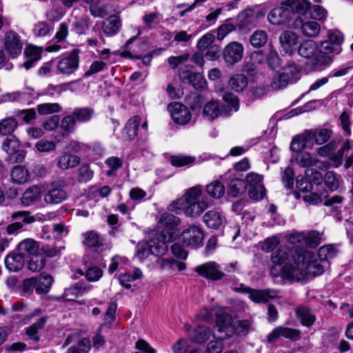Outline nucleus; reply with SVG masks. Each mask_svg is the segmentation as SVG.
<instances>
[{
	"label": "nucleus",
	"instance_id": "obj_13",
	"mask_svg": "<svg viewBox=\"0 0 353 353\" xmlns=\"http://www.w3.org/2000/svg\"><path fill=\"white\" fill-rule=\"evenodd\" d=\"M298 250H293L286 245H281L276 250L272 252L270 261L272 263V272H273L276 266L285 265V263H290L293 260V256H296Z\"/></svg>",
	"mask_w": 353,
	"mask_h": 353
},
{
	"label": "nucleus",
	"instance_id": "obj_37",
	"mask_svg": "<svg viewBox=\"0 0 353 353\" xmlns=\"http://www.w3.org/2000/svg\"><path fill=\"white\" fill-rule=\"evenodd\" d=\"M318 48L319 46L314 40H306L301 43L298 52L302 57L310 59L316 54Z\"/></svg>",
	"mask_w": 353,
	"mask_h": 353
},
{
	"label": "nucleus",
	"instance_id": "obj_39",
	"mask_svg": "<svg viewBox=\"0 0 353 353\" xmlns=\"http://www.w3.org/2000/svg\"><path fill=\"white\" fill-rule=\"evenodd\" d=\"M6 268L10 272H17L22 269V254L20 253H11L5 259Z\"/></svg>",
	"mask_w": 353,
	"mask_h": 353
},
{
	"label": "nucleus",
	"instance_id": "obj_52",
	"mask_svg": "<svg viewBox=\"0 0 353 353\" xmlns=\"http://www.w3.org/2000/svg\"><path fill=\"white\" fill-rule=\"evenodd\" d=\"M322 241V234L316 230L305 232L304 245L309 248H315Z\"/></svg>",
	"mask_w": 353,
	"mask_h": 353
},
{
	"label": "nucleus",
	"instance_id": "obj_28",
	"mask_svg": "<svg viewBox=\"0 0 353 353\" xmlns=\"http://www.w3.org/2000/svg\"><path fill=\"white\" fill-rule=\"evenodd\" d=\"M77 10H73L74 21L72 23L73 30L78 34H85L90 26V17L86 14H77Z\"/></svg>",
	"mask_w": 353,
	"mask_h": 353
},
{
	"label": "nucleus",
	"instance_id": "obj_57",
	"mask_svg": "<svg viewBox=\"0 0 353 353\" xmlns=\"http://www.w3.org/2000/svg\"><path fill=\"white\" fill-rule=\"evenodd\" d=\"M46 263L45 258L42 254H32L31 259L28 261V268L32 272H39L43 269Z\"/></svg>",
	"mask_w": 353,
	"mask_h": 353
},
{
	"label": "nucleus",
	"instance_id": "obj_44",
	"mask_svg": "<svg viewBox=\"0 0 353 353\" xmlns=\"http://www.w3.org/2000/svg\"><path fill=\"white\" fill-rule=\"evenodd\" d=\"M206 192L213 199L221 198L225 192V186L219 181H214L205 187Z\"/></svg>",
	"mask_w": 353,
	"mask_h": 353
},
{
	"label": "nucleus",
	"instance_id": "obj_15",
	"mask_svg": "<svg viewBox=\"0 0 353 353\" xmlns=\"http://www.w3.org/2000/svg\"><path fill=\"white\" fill-rule=\"evenodd\" d=\"M203 238L202 230L196 225L190 226L181 235V241L188 245H202Z\"/></svg>",
	"mask_w": 353,
	"mask_h": 353
},
{
	"label": "nucleus",
	"instance_id": "obj_58",
	"mask_svg": "<svg viewBox=\"0 0 353 353\" xmlns=\"http://www.w3.org/2000/svg\"><path fill=\"white\" fill-rule=\"evenodd\" d=\"M195 161V157L187 155H175L171 157V164L175 167H182L192 164Z\"/></svg>",
	"mask_w": 353,
	"mask_h": 353
},
{
	"label": "nucleus",
	"instance_id": "obj_53",
	"mask_svg": "<svg viewBox=\"0 0 353 353\" xmlns=\"http://www.w3.org/2000/svg\"><path fill=\"white\" fill-rule=\"evenodd\" d=\"M342 50L341 46L333 44L328 40L322 41L319 46V53L334 56L339 54Z\"/></svg>",
	"mask_w": 353,
	"mask_h": 353
},
{
	"label": "nucleus",
	"instance_id": "obj_35",
	"mask_svg": "<svg viewBox=\"0 0 353 353\" xmlns=\"http://www.w3.org/2000/svg\"><path fill=\"white\" fill-rule=\"evenodd\" d=\"M282 72L291 83L296 82L301 78V69L293 61H289L282 68Z\"/></svg>",
	"mask_w": 353,
	"mask_h": 353
},
{
	"label": "nucleus",
	"instance_id": "obj_23",
	"mask_svg": "<svg viewBox=\"0 0 353 353\" xmlns=\"http://www.w3.org/2000/svg\"><path fill=\"white\" fill-rule=\"evenodd\" d=\"M180 78L183 82L190 84L196 90L204 89L206 85L205 78L199 72H183Z\"/></svg>",
	"mask_w": 353,
	"mask_h": 353
},
{
	"label": "nucleus",
	"instance_id": "obj_26",
	"mask_svg": "<svg viewBox=\"0 0 353 353\" xmlns=\"http://www.w3.org/2000/svg\"><path fill=\"white\" fill-rule=\"evenodd\" d=\"M81 162V159L75 154L64 152L57 161V167L63 170L72 169L77 166Z\"/></svg>",
	"mask_w": 353,
	"mask_h": 353
},
{
	"label": "nucleus",
	"instance_id": "obj_20",
	"mask_svg": "<svg viewBox=\"0 0 353 353\" xmlns=\"http://www.w3.org/2000/svg\"><path fill=\"white\" fill-rule=\"evenodd\" d=\"M4 46L12 57H15L21 53L20 37L12 31L6 32Z\"/></svg>",
	"mask_w": 353,
	"mask_h": 353
},
{
	"label": "nucleus",
	"instance_id": "obj_7",
	"mask_svg": "<svg viewBox=\"0 0 353 353\" xmlns=\"http://www.w3.org/2000/svg\"><path fill=\"white\" fill-rule=\"evenodd\" d=\"M246 188H249V195L254 200L262 199L265 195V188L263 184V176L250 172L246 176Z\"/></svg>",
	"mask_w": 353,
	"mask_h": 353
},
{
	"label": "nucleus",
	"instance_id": "obj_27",
	"mask_svg": "<svg viewBox=\"0 0 353 353\" xmlns=\"http://www.w3.org/2000/svg\"><path fill=\"white\" fill-rule=\"evenodd\" d=\"M160 238L153 239L148 242L151 254L157 256L166 254L168 250V243L172 242L165 241L164 237Z\"/></svg>",
	"mask_w": 353,
	"mask_h": 353
},
{
	"label": "nucleus",
	"instance_id": "obj_25",
	"mask_svg": "<svg viewBox=\"0 0 353 353\" xmlns=\"http://www.w3.org/2000/svg\"><path fill=\"white\" fill-rule=\"evenodd\" d=\"M223 219L222 212L218 210H209L203 217V222L208 228L212 229L219 228L222 225Z\"/></svg>",
	"mask_w": 353,
	"mask_h": 353
},
{
	"label": "nucleus",
	"instance_id": "obj_43",
	"mask_svg": "<svg viewBox=\"0 0 353 353\" xmlns=\"http://www.w3.org/2000/svg\"><path fill=\"white\" fill-rule=\"evenodd\" d=\"M41 196V191L39 187L32 186L28 188L23 192V205H30L39 200Z\"/></svg>",
	"mask_w": 353,
	"mask_h": 353
},
{
	"label": "nucleus",
	"instance_id": "obj_50",
	"mask_svg": "<svg viewBox=\"0 0 353 353\" xmlns=\"http://www.w3.org/2000/svg\"><path fill=\"white\" fill-rule=\"evenodd\" d=\"M163 19L162 15L157 12L146 13L143 17L145 27L148 29L157 28Z\"/></svg>",
	"mask_w": 353,
	"mask_h": 353
},
{
	"label": "nucleus",
	"instance_id": "obj_36",
	"mask_svg": "<svg viewBox=\"0 0 353 353\" xmlns=\"http://www.w3.org/2000/svg\"><path fill=\"white\" fill-rule=\"evenodd\" d=\"M310 141H311L310 134L307 130L292 139L291 141L290 148L294 152H301L307 146V144Z\"/></svg>",
	"mask_w": 353,
	"mask_h": 353
},
{
	"label": "nucleus",
	"instance_id": "obj_11",
	"mask_svg": "<svg viewBox=\"0 0 353 353\" xmlns=\"http://www.w3.org/2000/svg\"><path fill=\"white\" fill-rule=\"evenodd\" d=\"M2 148L8 154L10 162L21 163L22 161V149L20 140L14 135H11L5 139L3 142Z\"/></svg>",
	"mask_w": 353,
	"mask_h": 353
},
{
	"label": "nucleus",
	"instance_id": "obj_61",
	"mask_svg": "<svg viewBox=\"0 0 353 353\" xmlns=\"http://www.w3.org/2000/svg\"><path fill=\"white\" fill-rule=\"evenodd\" d=\"M305 174L310 183L320 185L323 181L322 174L314 168H308L305 169Z\"/></svg>",
	"mask_w": 353,
	"mask_h": 353
},
{
	"label": "nucleus",
	"instance_id": "obj_29",
	"mask_svg": "<svg viewBox=\"0 0 353 353\" xmlns=\"http://www.w3.org/2000/svg\"><path fill=\"white\" fill-rule=\"evenodd\" d=\"M280 43L283 49L287 53H290L292 48L297 44L298 37L292 31L283 32L279 37Z\"/></svg>",
	"mask_w": 353,
	"mask_h": 353
},
{
	"label": "nucleus",
	"instance_id": "obj_38",
	"mask_svg": "<svg viewBox=\"0 0 353 353\" xmlns=\"http://www.w3.org/2000/svg\"><path fill=\"white\" fill-rule=\"evenodd\" d=\"M141 121V117L139 116H134L128 121L124 128V133L127 136V139L132 140L137 137Z\"/></svg>",
	"mask_w": 353,
	"mask_h": 353
},
{
	"label": "nucleus",
	"instance_id": "obj_54",
	"mask_svg": "<svg viewBox=\"0 0 353 353\" xmlns=\"http://www.w3.org/2000/svg\"><path fill=\"white\" fill-rule=\"evenodd\" d=\"M268 41V35L264 30L254 31L250 38L251 45L254 48H261Z\"/></svg>",
	"mask_w": 353,
	"mask_h": 353
},
{
	"label": "nucleus",
	"instance_id": "obj_34",
	"mask_svg": "<svg viewBox=\"0 0 353 353\" xmlns=\"http://www.w3.org/2000/svg\"><path fill=\"white\" fill-rule=\"evenodd\" d=\"M307 131L310 134V140L314 141L318 145L326 143L333 134L332 130L327 128Z\"/></svg>",
	"mask_w": 353,
	"mask_h": 353
},
{
	"label": "nucleus",
	"instance_id": "obj_47",
	"mask_svg": "<svg viewBox=\"0 0 353 353\" xmlns=\"http://www.w3.org/2000/svg\"><path fill=\"white\" fill-rule=\"evenodd\" d=\"M38 278L36 292L38 294H46L49 292L52 283V278L46 274H41Z\"/></svg>",
	"mask_w": 353,
	"mask_h": 353
},
{
	"label": "nucleus",
	"instance_id": "obj_1",
	"mask_svg": "<svg viewBox=\"0 0 353 353\" xmlns=\"http://www.w3.org/2000/svg\"><path fill=\"white\" fill-rule=\"evenodd\" d=\"M293 256V263H285L281 268V276L289 280L301 281L309 275L317 276L324 272V265L317 262L312 252L309 250L296 251Z\"/></svg>",
	"mask_w": 353,
	"mask_h": 353
},
{
	"label": "nucleus",
	"instance_id": "obj_32",
	"mask_svg": "<svg viewBox=\"0 0 353 353\" xmlns=\"http://www.w3.org/2000/svg\"><path fill=\"white\" fill-rule=\"evenodd\" d=\"M337 250L330 244L321 247L318 252V258L314 255L317 262L324 265V268L328 265V260L333 259L336 255Z\"/></svg>",
	"mask_w": 353,
	"mask_h": 353
},
{
	"label": "nucleus",
	"instance_id": "obj_6",
	"mask_svg": "<svg viewBox=\"0 0 353 353\" xmlns=\"http://www.w3.org/2000/svg\"><path fill=\"white\" fill-rule=\"evenodd\" d=\"M232 289L236 292L248 294L249 299L255 303H267L276 296V292L273 290L253 289L243 283H240L239 287L233 286Z\"/></svg>",
	"mask_w": 353,
	"mask_h": 353
},
{
	"label": "nucleus",
	"instance_id": "obj_46",
	"mask_svg": "<svg viewBox=\"0 0 353 353\" xmlns=\"http://www.w3.org/2000/svg\"><path fill=\"white\" fill-rule=\"evenodd\" d=\"M352 148L350 141L349 140H346L343 143L341 147L338 150V152L334 154L331 158V161L332 165L335 168H339L341 166L343 161V155L345 153L349 152Z\"/></svg>",
	"mask_w": 353,
	"mask_h": 353
},
{
	"label": "nucleus",
	"instance_id": "obj_16",
	"mask_svg": "<svg viewBox=\"0 0 353 353\" xmlns=\"http://www.w3.org/2000/svg\"><path fill=\"white\" fill-rule=\"evenodd\" d=\"M268 19L271 24L279 26L292 20V17L289 8L283 3L280 7L275 8L270 12Z\"/></svg>",
	"mask_w": 353,
	"mask_h": 353
},
{
	"label": "nucleus",
	"instance_id": "obj_3",
	"mask_svg": "<svg viewBox=\"0 0 353 353\" xmlns=\"http://www.w3.org/2000/svg\"><path fill=\"white\" fill-rule=\"evenodd\" d=\"M223 99L226 104L221 108L215 101H210L204 105L202 114L206 120L212 121L219 116H229L232 112L239 110V99L234 94L226 92Z\"/></svg>",
	"mask_w": 353,
	"mask_h": 353
},
{
	"label": "nucleus",
	"instance_id": "obj_48",
	"mask_svg": "<svg viewBox=\"0 0 353 353\" xmlns=\"http://www.w3.org/2000/svg\"><path fill=\"white\" fill-rule=\"evenodd\" d=\"M142 276L141 270L139 268H135L132 273L128 272L121 274L119 276V282L123 287L127 289H130L131 288L130 283L137 279H141Z\"/></svg>",
	"mask_w": 353,
	"mask_h": 353
},
{
	"label": "nucleus",
	"instance_id": "obj_22",
	"mask_svg": "<svg viewBox=\"0 0 353 353\" xmlns=\"http://www.w3.org/2000/svg\"><path fill=\"white\" fill-rule=\"evenodd\" d=\"M43 50L35 46L28 45L24 51L26 60L23 61V67L28 70L33 67L41 59Z\"/></svg>",
	"mask_w": 353,
	"mask_h": 353
},
{
	"label": "nucleus",
	"instance_id": "obj_40",
	"mask_svg": "<svg viewBox=\"0 0 353 353\" xmlns=\"http://www.w3.org/2000/svg\"><path fill=\"white\" fill-rule=\"evenodd\" d=\"M212 335L210 329L205 325H199L195 328L190 336L194 342L202 343L206 341Z\"/></svg>",
	"mask_w": 353,
	"mask_h": 353
},
{
	"label": "nucleus",
	"instance_id": "obj_14",
	"mask_svg": "<svg viewBox=\"0 0 353 353\" xmlns=\"http://www.w3.org/2000/svg\"><path fill=\"white\" fill-rule=\"evenodd\" d=\"M168 110L174 122L185 125L191 119V113L189 109L182 103L178 102L171 103L168 105Z\"/></svg>",
	"mask_w": 353,
	"mask_h": 353
},
{
	"label": "nucleus",
	"instance_id": "obj_21",
	"mask_svg": "<svg viewBox=\"0 0 353 353\" xmlns=\"http://www.w3.org/2000/svg\"><path fill=\"white\" fill-rule=\"evenodd\" d=\"M121 26L122 23L121 19L116 14L110 15L102 23L103 32L108 37H112L117 34Z\"/></svg>",
	"mask_w": 353,
	"mask_h": 353
},
{
	"label": "nucleus",
	"instance_id": "obj_24",
	"mask_svg": "<svg viewBox=\"0 0 353 353\" xmlns=\"http://www.w3.org/2000/svg\"><path fill=\"white\" fill-rule=\"evenodd\" d=\"M294 26L295 28L300 27L303 34L308 37H316L321 31L320 25L312 21L303 22L302 19H297L295 21Z\"/></svg>",
	"mask_w": 353,
	"mask_h": 353
},
{
	"label": "nucleus",
	"instance_id": "obj_9",
	"mask_svg": "<svg viewBox=\"0 0 353 353\" xmlns=\"http://www.w3.org/2000/svg\"><path fill=\"white\" fill-rule=\"evenodd\" d=\"M244 47L238 41H232L225 46L223 50V59L229 65L240 62L243 57Z\"/></svg>",
	"mask_w": 353,
	"mask_h": 353
},
{
	"label": "nucleus",
	"instance_id": "obj_19",
	"mask_svg": "<svg viewBox=\"0 0 353 353\" xmlns=\"http://www.w3.org/2000/svg\"><path fill=\"white\" fill-rule=\"evenodd\" d=\"M265 62V56L262 51H254L253 52L247 61L243 68V70L245 72L253 75L255 72L259 69V67L264 64Z\"/></svg>",
	"mask_w": 353,
	"mask_h": 353
},
{
	"label": "nucleus",
	"instance_id": "obj_63",
	"mask_svg": "<svg viewBox=\"0 0 353 353\" xmlns=\"http://www.w3.org/2000/svg\"><path fill=\"white\" fill-rule=\"evenodd\" d=\"M83 243L88 247L97 248L101 243L99 235L92 231L88 232L84 234Z\"/></svg>",
	"mask_w": 353,
	"mask_h": 353
},
{
	"label": "nucleus",
	"instance_id": "obj_49",
	"mask_svg": "<svg viewBox=\"0 0 353 353\" xmlns=\"http://www.w3.org/2000/svg\"><path fill=\"white\" fill-rule=\"evenodd\" d=\"M288 243L291 245V248L293 250H298L299 251L305 250L301 245L304 244L305 232H292L287 236Z\"/></svg>",
	"mask_w": 353,
	"mask_h": 353
},
{
	"label": "nucleus",
	"instance_id": "obj_42",
	"mask_svg": "<svg viewBox=\"0 0 353 353\" xmlns=\"http://www.w3.org/2000/svg\"><path fill=\"white\" fill-rule=\"evenodd\" d=\"M246 189V183L243 179L234 178L228 185V194L236 197L242 194Z\"/></svg>",
	"mask_w": 353,
	"mask_h": 353
},
{
	"label": "nucleus",
	"instance_id": "obj_51",
	"mask_svg": "<svg viewBox=\"0 0 353 353\" xmlns=\"http://www.w3.org/2000/svg\"><path fill=\"white\" fill-rule=\"evenodd\" d=\"M17 120L12 117H8L0 121V134L2 135H9L12 134L17 128Z\"/></svg>",
	"mask_w": 353,
	"mask_h": 353
},
{
	"label": "nucleus",
	"instance_id": "obj_8",
	"mask_svg": "<svg viewBox=\"0 0 353 353\" xmlns=\"http://www.w3.org/2000/svg\"><path fill=\"white\" fill-rule=\"evenodd\" d=\"M79 50L74 49L58 61L57 68L59 74L69 76L77 70L79 64Z\"/></svg>",
	"mask_w": 353,
	"mask_h": 353
},
{
	"label": "nucleus",
	"instance_id": "obj_4",
	"mask_svg": "<svg viewBox=\"0 0 353 353\" xmlns=\"http://www.w3.org/2000/svg\"><path fill=\"white\" fill-rule=\"evenodd\" d=\"M68 197L66 180L61 177L50 184L43 195V200L48 205H57L67 200Z\"/></svg>",
	"mask_w": 353,
	"mask_h": 353
},
{
	"label": "nucleus",
	"instance_id": "obj_64",
	"mask_svg": "<svg viewBox=\"0 0 353 353\" xmlns=\"http://www.w3.org/2000/svg\"><path fill=\"white\" fill-rule=\"evenodd\" d=\"M223 339H224L219 338V339L211 341L208 343L205 353H221L224 348Z\"/></svg>",
	"mask_w": 353,
	"mask_h": 353
},
{
	"label": "nucleus",
	"instance_id": "obj_60",
	"mask_svg": "<svg viewBox=\"0 0 353 353\" xmlns=\"http://www.w3.org/2000/svg\"><path fill=\"white\" fill-rule=\"evenodd\" d=\"M61 108L57 103H46L39 104L37 106L38 112L40 114L56 113L61 111Z\"/></svg>",
	"mask_w": 353,
	"mask_h": 353
},
{
	"label": "nucleus",
	"instance_id": "obj_56",
	"mask_svg": "<svg viewBox=\"0 0 353 353\" xmlns=\"http://www.w3.org/2000/svg\"><path fill=\"white\" fill-rule=\"evenodd\" d=\"M89 10L94 17L103 18L108 14L106 6L100 1H94L92 3Z\"/></svg>",
	"mask_w": 353,
	"mask_h": 353
},
{
	"label": "nucleus",
	"instance_id": "obj_33",
	"mask_svg": "<svg viewBox=\"0 0 353 353\" xmlns=\"http://www.w3.org/2000/svg\"><path fill=\"white\" fill-rule=\"evenodd\" d=\"M46 322L47 317L42 316L39 318L37 321L28 327L26 330V334L28 339L34 342H38L40 341L39 332L44 327Z\"/></svg>",
	"mask_w": 353,
	"mask_h": 353
},
{
	"label": "nucleus",
	"instance_id": "obj_2",
	"mask_svg": "<svg viewBox=\"0 0 353 353\" xmlns=\"http://www.w3.org/2000/svg\"><path fill=\"white\" fill-rule=\"evenodd\" d=\"M210 204L203 194L201 185H195L187 189L183 196L173 201L168 207V210L179 214L183 212L186 216H199Z\"/></svg>",
	"mask_w": 353,
	"mask_h": 353
},
{
	"label": "nucleus",
	"instance_id": "obj_31",
	"mask_svg": "<svg viewBox=\"0 0 353 353\" xmlns=\"http://www.w3.org/2000/svg\"><path fill=\"white\" fill-rule=\"evenodd\" d=\"M296 315L300 319L301 324L306 327L311 326L316 321L315 315L308 307L305 305H299L296 307Z\"/></svg>",
	"mask_w": 353,
	"mask_h": 353
},
{
	"label": "nucleus",
	"instance_id": "obj_10",
	"mask_svg": "<svg viewBox=\"0 0 353 353\" xmlns=\"http://www.w3.org/2000/svg\"><path fill=\"white\" fill-rule=\"evenodd\" d=\"M195 272L200 276L214 281H220L226 276V274L221 270V265L214 261L196 266Z\"/></svg>",
	"mask_w": 353,
	"mask_h": 353
},
{
	"label": "nucleus",
	"instance_id": "obj_59",
	"mask_svg": "<svg viewBox=\"0 0 353 353\" xmlns=\"http://www.w3.org/2000/svg\"><path fill=\"white\" fill-rule=\"evenodd\" d=\"M93 177V172L87 163L82 164L78 169V180L80 183H86Z\"/></svg>",
	"mask_w": 353,
	"mask_h": 353
},
{
	"label": "nucleus",
	"instance_id": "obj_62",
	"mask_svg": "<svg viewBox=\"0 0 353 353\" xmlns=\"http://www.w3.org/2000/svg\"><path fill=\"white\" fill-rule=\"evenodd\" d=\"M279 243V238L276 236H272L263 241L261 245V250L265 252H273Z\"/></svg>",
	"mask_w": 353,
	"mask_h": 353
},
{
	"label": "nucleus",
	"instance_id": "obj_17",
	"mask_svg": "<svg viewBox=\"0 0 353 353\" xmlns=\"http://www.w3.org/2000/svg\"><path fill=\"white\" fill-rule=\"evenodd\" d=\"M281 337L296 341L300 338V331L287 327L278 326L268 335L267 339L268 342L272 343Z\"/></svg>",
	"mask_w": 353,
	"mask_h": 353
},
{
	"label": "nucleus",
	"instance_id": "obj_55",
	"mask_svg": "<svg viewBox=\"0 0 353 353\" xmlns=\"http://www.w3.org/2000/svg\"><path fill=\"white\" fill-rule=\"evenodd\" d=\"M94 114V111L88 108H75L72 112V116L76 121L88 122Z\"/></svg>",
	"mask_w": 353,
	"mask_h": 353
},
{
	"label": "nucleus",
	"instance_id": "obj_18",
	"mask_svg": "<svg viewBox=\"0 0 353 353\" xmlns=\"http://www.w3.org/2000/svg\"><path fill=\"white\" fill-rule=\"evenodd\" d=\"M292 13V19H301L300 16L305 14L308 10L310 3L305 0H287L284 2Z\"/></svg>",
	"mask_w": 353,
	"mask_h": 353
},
{
	"label": "nucleus",
	"instance_id": "obj_12",
	"mask_svg": "<svg viewBox=\"0 0 353 353\" xmlns=\"http://www.w3.org/2000/svg\"><path fill=\"white\" fill-rule=\"evenodd\" d=\"M216 327L219 332L223 334L222 336H219V338H230L234 334V326L232 324V318L230 315L228 314L223 308L219 310V312H217Z\"/></svg>",
	"mask_w": 353,
	"mask_h": 353
},
{
	"label": "nucleus",
	"instance_id": "obj_45",
	"mask_svg": "<svg viewBox=\"0 0 353 353\" xmlns=\"http://www.w3.org/2000/svg\"><path fill=\"white\" fill-rule=\"evenodd\" d=\"M247 77L241 74L232 76L229 81V85L235 92H242L248 86Z\"/></svg>",
	"mask_w": 353,
	"mask_h": 353
},
{
	"label": "nucleus",
	"instance_id": "obj_5",
	"mask_svg": "<svg viewBox=\"0 0 353 353\" xmlns=\"http://www.w3.org/2000/svg\"><path fill=\"white\" fill-rule=\"evenodd\" d=\"M181 219L170 213L163 214L159 223L163 228L159 234L160 237L165 238V241H173L177 236Z\"/></svg>",
	"mask_w": 353,
	"mask_h": 353
},
{
	"label": "nucleus",
	"instance_id": "obj_30",
	"mask_svg": "<svg viewBox=\"0 0 353 353\" xmlns=\"http://www.w3.org/2000/svg\"><path fill=\"white\" fill-rule=\"evenodd\" d=\"M296 161L300 167L305 168V169L313 167L320 169L323 167V162L313 158L308 152L298 154L296 157Z\"/></svg>",
	"mask_w": 353,
	"mask_h": 353
},
{
	"label": "nucleus",
	"instance_id": "obj_41",
	"mask_svg": "<svg viewBox=\"0 0 353 353\" xmlns=\"http://www.w3.org/2000/svg\"><path fill=\"white\" fill-rule=\"evenodd\" d=\"M76 122L72 115L64 117L60 125L61 137H65L73 133L76 129Z\"/></svg>",
	"mask_w": 353,
	"mask_h": 353
}]
</instances>
